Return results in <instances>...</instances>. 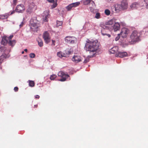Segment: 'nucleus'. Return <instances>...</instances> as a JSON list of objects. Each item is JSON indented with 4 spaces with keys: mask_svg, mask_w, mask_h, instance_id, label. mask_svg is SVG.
I'll return each instance as SVG.
<instances>
[{
    "mask_svg": "<svg viewBox=\"0 0 148 148\" xmlns=\"http://www.w3.org/2000/svg\"><path fill=\"white\" fill-rule=\"evenodd\" d=\"M25 10V7L22 4L18 5L16 8L15 10L16 12L18 13H22Z\"/></svg>",
    "mask_w": 148,
    "mask_h": 148,
    "instance_id": "nucleus-10",
    "label": "nucleus"
},
{
    "mask_svg": "<svg viewBox=\"0 0 148 148\" xmlns=\"http://www.w3.org/2000/svg\"><path fill=\"white\" fill-rule=\"evenodd\" d=\"M139 6V5L138 3L134 2L132 4L130 7L131 8L134 9L137 8Z\"/></svg>",
    "mask_w": 148,
    "mask_h": 148,
    "instance_id": "nucleus-23",
    "label": "nucleus"
},
{
    "mask_svg": "<svg viewBox=\"0 0 148 148\" xmlns=\"http://www.w3.org/2000/svg\"><path fill=\"white\" fill-rule=\"evenodd\" d=\"M14 90L15 91H18V88L17 87H14Z\"/></svg>",
    "mask_w": 148,
    "mask_h": 148,
    "instance_id": "nucleus-40",
    "label": "nucleus"
},
{
    "mask_svg": "<svg viewBox=\"0 0 148 148\" xmlns=\"http://www.w3.org/2000/svg\"><path fill=\"white\" fill-rule=\"evenodd\" d=\"M34 6V4L33 3H29V4L28 8L26 10L27 14H30L32 13L33 11Z\"/></svg>",
    "mask_w": 148,
    "mask_h": 148,
    "instance_id": "nucleus-7",
    "label": "nucleus"
},
{
    "mask_svg": "<svg viewBox=\"0 0 148 148\" xmlns=\"http://www.w3.org/2000/svg\"><path fill=\"white\" fill-rule=\"evenodd\" d=\"M35 97L36 99H39L40 97V96L38 95H36L35 96Z\"/></svg>",
    "mask_w": 148,
    "mask_h": 148,
    "instance_id": "nucleus-43",
    "label": "nucleus"
},
{
    "mask_svg": "<svg viewBox=\"0 0 148 148\" xmlns=\"http://www.w3.org/2000/svg\"><path fill=\"white\" fill-rule=\"evenodd\" d=\"M24 24V23L23 22H22L21 23V24H20L19 25V26H20V27H22L23 26V25Z\"/></svg>",
    "mask_w": 148,
    "mask_h": 148,
    "instance_id": "nucleus-42",
    "label": "nucleus"
},
{
    "mask_svg": "<svg viewBox=\"0 0 148 148\" xmlns=\"http://www.w3.org/2000/svg\"><path fill=\"white\" fill-rule=\"evenodd\" d=\"M129 42H133L138 41L139 40V34L136 31H134L130 37Z\"/></svg>",
    "mask_w": 148,
    "mask_h": 148,
    "instance_id": "nucleus-2",
    "label": "nucleus"
},
{
    "mask_svg": "<svg viewBox=\"0 0 148 148\" xmlns=\"http://www.w3.org/2000/svg\"><path fill=\"white\" fill-rule=\"evenodd\" d=\"M65 41L67 43L73 44L76 40V38L73 36H66L64 39Z\"/></svg>",
    "mask_w": 148,
    "mask_h": 148,
    "instance_id": "nucleus-4",
    "label": "nucleus"
},
{
    "mask_svg": "<svg viewBox=\"0 0 148 148\" xmlns=\"http://www.w3.org/2000/svg\"><path fill=\"white\" fill-rule=\"evenodd\" d=\"M80 4L79 2L73 3L70 4L66 7V9L68 11L70 10L73 7H75L78 6Z\"/></svg>",
    "mask_w": 148,
    "mask_h": 148,
    "instance_id": "nucleus-11",
    "label": "nucleus"
},
{
    "mask_svg": "<svg viewBox=\"0 0 148 148\" xmlns=\"http://www.w3.org/2000/svg\"><path fill=\"white\" fill-rule=\"evenodd\" d=\"M37 41L39 46L40 47H42L43 46V43L42 40L40 38H38Z\"/></svg>",
    "mask_w": 148,
    "mask_h": 148,
    "instance_id": "nucleus-27",
    "label": "nucleus"
},
{
    "mask_svg": "<svg viewBox=\"0 0 148 148\" xmlns=\"http://www.w3.org/2000/svg\"><path fill=\"white\" fill-rule=\"evenodd\" d=\"M106 32V30L104 28H103L101 29V33L102 34L103 36L106 35L108 37H110L111 36L110 35L107 34Z\"/></svg>",
    "mask_w": 148,
    "mask_h": 148,
    "instance_id": "nucleus-21",
    "label": "nucleus"
},
{
    "mask_svg": "<svg viewBox=\"0 0 148 148\" xmlns=\"http://www.w3.org/2000/svg\"><path fill=\"white\" fill-rule=\"evenodd\" d=\"M29 86L31 87H33L34 85V83L33 81L29 80Z\"/></svg>",
    "mask_w": 148,
    "mask_h": 148,
    "instance_id": "nucleus-32",
    "label": "nucleus"
},
{
    "mask_svg": "<svg viewBox=\"0 0 148 148\" xmlns=\"http://www.w3.org/2000/svg\"><path fill=\"white\" fill-rule=\"evenodd\" d=\"M63 22L62 21H57L56 22V27H58L59 26H60V28L61 29V27H62V24Z\"/></svg>",
    "mask_w": 148,
    "mask_h": 148,
    "instance_id": "nucleus-24",
    "label": "nucleus"
},
{
    "mask_svg": "<svg viewBox=\"0 0 148 148\" xmlns=\"http://www.w3.org/2000/svg\"><path fill=\"white\" fill-rule=\"evenodd\" d=\"M59 76L60 77L62 78L60 80L61 81H64L66 78L69 77L68 74H66L64 72L62 71H60L58 74Z\"/></svg>",
    "mask_w": 148,
    "mask_h": 148,
    "instance_id": "nucleus-5",
    "label": "nucleus"
},
{
    "mask_svg": "<svg viewBox=\"0 0 148 148\" xmlns=\"http://www.w3.org/2000/svg\"><path fill=\"white\" fill-rule=\"evenodd\" d=\"M57 56L60 57H62L65 56V54L61 52H58L57 53Z\"/></svg>",
    "mask_w": 148,
    "mask_h": 148,
    "instance_id": "nucleus-31",
    "label": "nucleus"
},
{
    "mask_svg": "<svg viewBox=\"0 0 148 148\" xmlns=\"http://www.w3.org/2000/svg\"><path fill=\"white\" fill-rule=\"evenodd\" d=\"M114 23V20L113 19H111L108 21L106 22V25H113Z\"/></svg>",
    "mask_w": 148,
    "mask_h": 148,
    "instance_id": "nucleus-26",
    "label": "nucleus"
},
{
    "mask_svg": "<svg viewBox=\"0 0 148 148\" xmlns=\"http://www.w3.org/2000/svg\"><path fill=\"white\" fill-rule=\"evenodd\" d=\"M49 11L48 10L44 11L42 14V19L44 22L47 21L48 18H49Z\"/></svg>",
    "mask_w": 148,
    "mask_h": 148,
    "instance_id": "nucleus-12",
    "label": "nucleus"
},
{
    "mask_svg": "<svg viewBox=\"0 0 148 148\" xmlns=\"http://www.w3.org/2000/svg\"><path fill=\"white\" fill-rule=\"evenodd\" d=\"M47 1L50 3H53L54 2V0H47Z\"/></svg>",
    "mask_w": 148,
    "mask_h": 148,
    "instance_id": "nucleus-44",
    "label": "nucleus"
},
{
    "mask_svg": "<svg viewBox=\"0 0 148 148\" xmlns=\"http://www.w3.org/2000/svg\"><path fill=\"white\" fill-rule=\"evenodd\" d=\"M35 55L34 53H31L29 54V57L31 58H33L35 57Z\"/></svg>",
    "mask_w": 148,
    "mask_h": 148,
    "instance_id": "nucleus-35",
    "label": "nucleus"
},
{
    "mask_svg": "<svg viewBox=\"0 0 148 148\" xmlns=\"http://www.w3.org/2000/svg\"><path fill=\"white\" fill-rule=\"evenodd\" d=\"M0 51L3 52V54L5 55L9 52V51L7 50L6 48L4 46H1L0 47Z\"/></svg>",
    "mask_w": 148,
    "mask_h": 148,
    "instance_id": "nucleus-19",
    "label": "nucleus"
},
{
    "mask_svg": "<svg viewBox=\"0 0 148 148\" xmlns=\"http://www.w3.org/2000/svg\"><path fill=\"white\" fill-rule=\"evenodd\" d=\"M120 5L123 10L127 9L128 6V4L127 0H123L121 1Z\"/></svg>",
    "mask_w": 148,
    "mask_h": 148,
    "instance_id": "nucleus-15",
    "label": "nucleus"
},
{
    "mask_svg": "<svg viewBox=\"0 0 148 148\" xmlns=\"http://www.w3.org/2000/svg\"><path fill=\"white\" fill-rule=\"evenodd\" d=\"M56 7V3H54L53 5L51 6V8L53 9Z\"/></svg>",
    "mask_w": 148,
    "mask_h": 148,
    "instance_id": "nucleus-39",
    "label": "nucleus"
},
{
    "mask_svg": "<svg viewBox=\"0 0 148 148\" xmlns=\"http://www.w3.org/2000/svg\"><path fill=\"white\" fill-rule=\"evenodd\" d=\"M7 57L6 55L2 54V55L0 56V62H1L5 58H6Z\"/></svg>",
    "mask_w": 148,
    "mask_h": 148,
    "instance_id": "nucleus-28",
    "label": "nucleus"
},
{
    "mask_svg": "<svg viewBox=\"0 0 148 148\" xmlns=\"http://www.w3.org/2000/svg\"><path fill=\"white\" fill-rule=\"evenodd\" d=\"M129 32L128 29L126 28H123L122 29L120 34L123 38H125L127 37Z\"/></svg>",
    "mask_w": 148,
    "mask_h": 148,
    "instance_id": "nucleus-6",
    "label": "nucleus"
},
{
    "mask_svg": "<svg viewBox=\"0 0 148 148\" xmlns=\"http://www.w3.org/2000/svg\"><path fill=\"white\" fill-rule=\"evenodd\" d=\"M52 45H53V46H54L55 45V41L54 40H52Z\"/></svg>",
    "mask_w": 148,
    "mask_h": 148,
    "instance_id": "nucleus-46",
    "label": "nucleus"
},
{
    "mask_svg": "<svg viewBox=\"0 0 148 148\" xmlns=\"http://www.w3.org/2000/svg\"><path fill=\"white\" fill-rule=\"evenodd\" d=\"M120 34H118L116 38H115V40L116 41H117L120 38Z\"/></svg>",
    "mask_w": 148,
    "mask_h": 148,
    "instance_id": "nucleus-37",
    "label": "nucleus"
},
{
    "mask_svg": "<svg viewBox=\"0 0 148 148\" xmlns=\"http://www.w3.org/2000/svg\"><path fill=\"white\" fill-rule=\"evenodd\" d=\"M101 15L100 14L99 12H97L96 13L95 18L97 19H99L100 18Z\"/></svg>",
    "mask_w": 148,
    "mask_h": 148,
    "instance_id": "nucleus-33",
    "label": "nucleus"
},
{
    "mask_svg": "<svg viewBox=\"0 0 148 148\" xmlns=\"http://www.w3.org/2000/svg\"><path fill=\"white\" fill-rule=\"evenodd\" d=\"M36 105H35V106H35V107H36Z\"/></svg>",
    "mask_w": 148,
    "mask_h": 148,
    "instance_id": "nucleus-51",
    "label": "nucleus"
},
{
    "mask_svg": "<svg viewBox=\"0 0 148 148\" xmlns=\"http://www.w3.org/2000/svg\"><path fill=\"white\" fill-rule=\"evenodd\" d=\"M100 44L97 40H88L85 45V49L87 51L93 53L96 52L99 49Z\"/></svg>",
    "mask_w": 148,
    "mask_h": 148,
    "instance_id": "nucleus-1",
    "label": "nucleus"
},
{
    "mask_svg": "<svg viewBox=\"0 0 148 148\" xmlns=\"http://www.w3.org/2000/svg\"><path fill=\"white\" fill-rule=\"evenodd\" d=\"M89 6V9L90 11L92 12L94 11V9L96 7V5L94 1L91 0L90 3L88 4Z\"/></svg>",
    "mask_w": 148,
    "mask_h": 148,
    "instance_id": "nucleus-14",
    "label": "nucleus"
},
{
    "mask_svg": "<svg viewBox=\"0 0 148 148\" xmlns=\"http://www.w3.org/2000/svg\"><path fill=\"white\" fill-rule=\"evenodd\" d=\"M88 60L87 59H86L84 61V62L86 63L88 62Z\"/></svg>",
    "mask_w": 148,
    "mask_h": 148,
    "instance_id": "nucleus-45",
    "label": "nucleus"
},
{
    "mask_svg": "<svg viewBox=\"0 0 148 148\" xmlns=\"http://www.w3.org/2000/svg\"><path fill=\"white\" fill-rule=\"evenodd\" d=\"M24 53V51H23L22 52V54H23Z\"/></svg>",
    "mask_w": 148,
    "mask_h": 148,
    "instance_id": "nucleus-49",
    "label": "nucleus"
},
{
    "mask_svg": "<svg viewBox=\"0 0 148 148\" xmlns=\"http://www.w3.org/2000/svg\"><path fill=\"white\" fill-rule=\"evenodd\" d=\"M16 42L15 40H13L12 41L11 40H9L8 42V43L10 45L13 46L16 43Z\"/></svg>",
    "mask_w": 148,
    "mask_h": 148,
    "instance_id": "nucleus-25",
    "label": "nucleus"
},
{
    "mask_svg": "<svg viewBox=\"0 0 148 148\" xmlns=\"http://www.w3.org/2000/svg\"><path fill=\"white\" fill-rule=\"evenodd\" d=\"M144 2L147 8L148 9V0H144Z\"/></svg>",
    "mask_w": 148,
    "mask_h": 148,
    "instance_id": "nucleus-36",
    "label": "nucleus"
},
{
    "mask_svg": "<svg viewBox=\"0 0 148 148\" xmlns=\"http://www.w3.org/2000/svg\"><path fill=\"white\" fill-rule=\"evenodd\" d=\"M14 11H13L12 12H11L10 14H12L13 13H14Z\"/></svg>",
    "mask_w": 148,
    "mask_h": 148,
    "instance_id": "nucleus-47",
    "label": "nucleus"
},
{
    "mask_svg": "<svg viewBox=\"0 0 148 148\" xmlns=\"http://www.w3.org/2000/svg\"><path fill=\"white\" fill-rule=\"evenodd\" d=\"M56 78L55 75H51L50 77V79L51 80H53Z\"/></svg>",
    "mask_w": 148,
    "mask_h": 148,
    "instance_id": "nucleus-34",
    "label": "nucleus"
},
{
    "mask_svg": "<svg viewBox=\"0 0 148 148\" xmlns=\"http://www.w3.org/2000/svg\"><path fill=\"white\" fill-rule=\"evenodd\" d=\"M104 13L106 15L109 16L110 14V11L109 10L107 9L105 10Z\"/></svg>",
    "mask_w": 148,
    "mask_h": 148,
    "instance_id": "nucleus-29",
    "label": "nucleus"
},
{
    "mask_svg": "<svg viewBox=\"0 0 148 148\" xmlns=\"http://www.w3.org/2000/svg\"><path fill=\"white\" fill-rule=\"evenodd\" d=\"M37 21L36 19H31L30 22V26L32 30L35 31L38 27Z\"/></svg>",
    "mask_w": 148,
    "mask_h": 148,
    "instance_id": "nucleus-3",
    "label": "nucleus"
},
{
    "mask_svg": "<svg viewBox=\"0 0 148 148\" xmlns=\"http://www.w3.org/2000/svg\"><path fill=\"white\" fill-rule=\"evenodd\" d=\"M92 27V25L91 24V23L89 22H86L84 26V27L85 28H90Z\"/></svg>",
    "mask_w": 148,
    "mask_h": 148,
    "instance_id": "nucleus-22",
    "label": "nucleus"
},
{
    "mask_svg": "<svg viewBox=\"0 0 148 148\" xmlns=\"http://www.w3.org/2000/svg\"><path fill=\"white\" fill-rule=\"evenodd\" d=\"M8 37L4 36L2 38V41L1 42V44L3 45H5L8 42Z\"/></svg>",
    "mask_w": 148,
    "mask_h": 148,
    "instance_id": "nucleus-20",
    "label": "nucleus"
},
{
    "mask_svg": "<svg viewBox=\"0 0 148 148\" xmlns=\"http://www.w3.org/2000/svg\"><path fill=\"white\" fill-rule=\"evenodd\" d=\"M56 6H57V3H56Z\"/></svg>",
    "mask_w": 148,
    "mask_h": 148,
    "instance_id": "nucleus-50",
    "label": "nucleus"
},
{
    "mask_svg": "<svg viewBox=\"0 0 148 148\" xmlns=\"http://www.w3.org/2000/svg\"><path fill=\"white\" fill-rule=\"evenodd\" d=\"M43 38L46 43L49 42L50 40V37L49 33L47 32H45L43 35Z\"/></svg>",
    "mask_w": 148,
    "mask_h": 148,
    "instance_id": "nucleus-8",
    "label": "nucleus"
},
{
    "mask_svg": "<svg viewBox=\"0 0 148 148\" xmlns=\"http://www.w3.org/2000/svg\"><path fill=\"white\" fill-rule=\"evenodd\" d=\"M17 0H13V2L14 4L15 5L16 4Z\"/></svg>",
    "mask_w": 148,
    "mask_h": 148,
    "instance_id": "nucleus-41",
    "label": "nucleus"
},
{
    "mask_svg": "<svg viewBox=\"0 0 148 148\" xmlns=\"http://www.w3.org/2000/svg\"><path fill=\"white\" fill-rule=\"evenodd\" d=\"M120 25L119 23H114L113 26V29L114 32L119 30L120 29Z\"/></svg>",
    "mask_w": 148,
    "mask_h": 148,
    "instance_id": "nucleus-18",
    "label": "nucleus"
},
{
    "mask_svg": "<svg viewBox=\"0 0 148 148\" xmlns=\"http://www.w3.org/2000/svg\"><path fill=\"white\" fill-rule=\"evenodd\" d=\"M13 36V35H11L9 37H8V41L9 40H11V39L12 38Z\"/></svg>",
    "mask_w": 148,
    "mask_h": 148,
    "instance_id": "nucleus-38",
    "label": "nucleus"
},
{
    "mask_svg": "<svg viewBox=\"0 0 148 148\" xmlns=\"http://www.w3.org/2000/svg\"><path fill=\"white\" fill-rule=\"evenodd\" d=\"M118 49L119 48L118 47L115 46L112 48L111 49H110L109 51L111 53L114 54L115 53H116L118 52Z\"/></svg>",
    "mask_w": 148,
    "mask_h": 148,
    "instance_id": "nucleus-17",
    "label": "nucleus"
},
{
    "mask_svg": "<svg viewBox=\"0 0 148 148\" xmlns=\"http://www.w3.org/2000/svg\"><path fill=\"white\" fill-rule=\"evenodd\" d=\"M114 8L116 13L119 12V11L122 9L120 5L119 4H116L114 6V7L113 6L112 7H111V8Z\"/></svg>",
    "mask_w": 148,
    "mask_h": 148,
    "instance_id": "nucleus-16",
    "label": "nucleus"
},
{
    "mask_svg": "<svg viewBox=\"0 0 148 148\" xmlns=\"http://www.w3.org/2000/svg\"><path fill=\"white\" fill-rule=\"evenodd\" d=\"M8 16L7 15H0V19H4L7 18Z\"/></svg>",
    "mask_w": 148,
    "mask_h": 148,
    "instance_id": "nucleus-30",
    "label": "nucleus"
},
{
    "mask_svg": "<svg viewBox=\"0 0 148 148\" xmlns=\"http://www.w3.org/2000/svg\"><path fill=\"white\" fill-rule=\"evenodd\" d=\"M127 53L126 52L118 51L116 53L115 56L116 57L122 58L127 56Z\"/></svg>",
    "mask_w": 148,
    "mask_h": 148,
    "instance_id": "nucleus-13",
    "label": "nucleus"
},
{
    "mask_svg": "<svg viewBox=\"0 0 148 148\" xmlns=\"http://www.w3.org/2000/svg\"><path fill=\"white\" fill-rule=\"evenodd\" d=\"M72 60L74 63H77L82 61V58L79 55H75L72 58Z\"/></svg>",
    "mask_w": 148,
    "mask_h": 148,
    "instance_id": "nucleus-9",
    "label": "nucleus"
},
{
    "mask_svg": "<svg viewBox=\"0 0 148 148\" xmlns=\"http://www.w3.org/2000/svg\"><path fill=\"white\" fill-rule=\"evenodd\" d=\"M24 51H25L27 52V49H25L24 50Z\"/></svg>",
    "mask_w": 148,
    "mask_h": 148,
    "instance_id": "nucleus-48",
    "label": "nucleus"
}]
</instances>
